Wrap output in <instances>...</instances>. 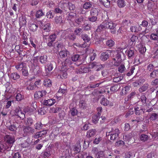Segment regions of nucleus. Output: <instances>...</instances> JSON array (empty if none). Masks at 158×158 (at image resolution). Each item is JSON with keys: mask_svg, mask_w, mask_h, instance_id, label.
<instances>
[{"mask_svg": "<svg viewBox=\"0 0 158 158\" xmlns=\"http://www.w3.org/2000/svg\"><path fill=\"white\" fill-rule=\"evenodd\" d=\"M4 139L6 142V144L7 145L8 147L6 148V149H10L13 145V143L15 142V137L14 136L9 135H6Z\"/></svg>", "mask_w": 158, "mask_h": 158, "instance_id": "nucleus-1", "label": "nucleus"}, {"mask_svg": "<svg viewBox=\"0 0 158 158\" xmlns=\"http://www.w3.org/2000/svg\"><path fill=\"white\" fill-rule=\"evenodd\" d=\"M112 52H113L114 56L117 59V60L120 63L122 62L123 59L125 56L124 54L121 50H117L113 51Z\"/></svg>", "mask_w": 158, "mask_h": 158, "instance_id": "nucleus-2", "label": "nucleus"}, {"mask_svg": "<svg viewBox=\"0 0 158 158\" xmlns=\"http://www.w3.org/2000/svg\"><path fill=\"white\" fill-rule=\"evenodd\" d=\"M94 153L97 158H106L103 151H98L97 148H94Z\"/></svg>", "mask_w": 158, "mask_h": 158, "instance_id": "nucleus-3", "label": "nucleus"}, {"mask_svg": "<svg viewBox=\"0 0 158 158\" xmlns=\"http://www.w3.org/2000/svg\"><path fill=\"white\" fill-rule=\"evenodd\" d=\"M110 51L107 50L102 52L101 54L100 58L103 61H105L109 58L110 56Z\"/></svg>", "mask_w": 158, "mask_h": 158, "instance_id": "nucleus-4", "label": "nucleus"}, {"mask_svg": "<svg viewBox=\"0 0 158 158\" xmlns=\"http://www.w3.org/2000/svg\"><path fill=\"white\" fill-rule=\"evenodd\" d=\"M97 131L95 129H92L88 131L87 132L86 135V137L90 139L89 141H92V137H93L96 134Z\"/></svg>", "mask_w": 158, "mask_h": 158, "instance_id": "nucleus-5", "label": "nucleus"}, {"mask_svg": "<svg viewBox=\"0 0 158 158\" xmlns=\"http://www.w3.org/2000/svg\"><path fill=\"white\" fill-rule=\"evenodd\" d=\"M83 58V56L81 55H73L71 57V59L73 61H76L78 60L81 61L84 60Z\"/></svg>", "mask_w": 158, "mask_h": 158, "instance_id": "nucleus-6", "label": "nucleus"}, {"mask_svg": "<svg viewBox=\"0 0 158 158\" xmlns=\"http://www.w3.org/2000/svg\"><path fill=\"white\" fill-rule=\"evenodd\" d=\"M136 50L133 48H131L127 51V55L129 58H133L135 55Z\"/></svg>", "mask_w": 158, "mask_h": 158, "instance_id": "nucleus-7", "label": "nucleus"}, {"mask_svg": "<svg viewBox=\"0 0 158 158\" xmlns=\"http://www.w3.org/2000/svg\"><path fill=\"white\" fill-rule=\"evenodd\" d=\"M46 134V131L45 130H43L36 132L34 135V137L35 138L37 139L39 137H44Z\"/></svg>", "mask_w": 158, "mask_h": 158, "instance_id": "nucleus-8", "label": "nucleus"}, {"mask_svg": "<svg viewBox=\"0 0 158 158\" xmlns=\"http://www.w3.org/2000/svg\"><path fill=\"white\" fill-rule=\"evenodd\" d=\"M108 29L110 30V32L112 34H115L117 29L116 28V25L112 22H111Z\"/></svg>", "mask_w": 158, "mask_h": 158, "instance_id": "nucleus-9", "label": "nucleus"}, {"mask_svg": "<svg viewBox=\"0 0 158 158\" xmlns=\"http://www.w3.org/2000/svg\"><path fill=\"white\" fill-rule=\"evenodd\" d=\"M55 102V100L54 99H51L44 101L43 104L44 105L50 106L53 105Z\"/></svg>", "mask_w": 158, "mask_h": 158, "instance_id": "nucleus-10", "label": "nucleus"}, {"mask_svg": "<svg viewBox=\"0 0 158 158\" xmlns=\"http://www.w3.org/2000/svg\"><path fill=\"white\" fill-rule=\"evenodd\" d=\"M46 92L45 91H38L36 92L34 94V98H39L42 97L46 94Z\"/></svg>", "mask_w": 158, "mask_h": 158, "instance_id": "nucleus-11", "label": "nucleus"}, {"mask_svg": "<svg viewBox=\"0 0 158 158\" xmlns=\"http://www.w3.org/2000/svg\"><path fill=\"white\" fill-rule=\"evenodd\" d=\"M115 133L110 135V139L111 140H114L118 137L119 130L118 129H116L115 130Z\"/></svg>", "mask_w": 158, "mask_h": 158, "instance_id": "nucleus-12", "label": "nucleus"}, {"mask_svg": "<svg viewBox=\"0 0 158 158\" xmlns=\"http://www.w3.org/2000/svg\"><path fill=\"white\" fill-rule=\"evenodd\" d=\"M101 115V113L98 112L97 114L94 115L92 117L93 123L96 124L98 123Z\"/></svg>", "mask_w": 158, "mask_h": 158, "instance_id": "nucleus-13", "label": "nucleus"}, {"mask_svg": "<svg viewBox=\"0 0 158 158\" xmlns=\"http://www.w3.org/2000/svg\"><path fill=\"white\" fill-rule=\"evenodd\" d=\"M138 38L137 36L133 35L131 37L130 40H129V45L131 46L134 45L135 44V42L137 41Z\"/></svg>", "mask_w": 158, "mask_h": 158, "instance_id": "nucleus-14", "label": "nucleus"}, {"mask_svg": "<svg viewBox=\"0 0 158 158\" xmlns=\"http://www.w3.org/2000/svg\"><path fill=\"white\" fill-rule=\"evenodd\" d=\"M69 53V52L65 49L61 52H59V54L60 57L61 58H64L67 57Z\"/></svg>", "mask_w": 158, "mask_h": 158, "instance_id": "nucleus-15", "label": "nucleus"}, {"mask_svg": "<svg viewBox=\"0 0 158 158\" xmlns=\"http://www.w3.org/2000/svg\"><path fill=\"white\" fill-rule=\"evenodd\" d=\"M134 110L135 112V114L137 115H139L142 113H144L145 112V110L142 108L141 107H136L135 108Z\"/></svg>", "mask_w": 158, "mask_h": 158, "instance_id": "nucleus-16", "label": "nucleus"}, {"mask_svg": "<svg viewBox=\"0 0 158 158\" xmlns=\"http://www.w3.org/2000/svg\"><path fill=\"white\" fill-rule=\"evenodd\" d=\"M19 25L22 27L23 25H25L26 23V18L25 16H22L19 18Z\"/></svg>", "mask_w": 158, "mask_h": 158, "instance_id": "nucleus-17", "label": "nucleus"}, {"mask_svg": "<svg viewBox=\"0 0 158 158\" xmlns=\"http://www.w3.org/2000/svg\"><path fill=\"white\" fill-rule=\"evenodd\" d=\"M23 131L25 133H33L34 132L35 130L31 127L27 126L24 128Z\"/></svg>", "mask_w": 158, "mask_h": 158, "instance_id": "nucleus-18", "label": "nucleus"}, {"mask_svg": "<svg viewBox=\"0 0 158 158\" xmlns=\"http://www.w3.org/2000/svg\"><path fill=\"white\" fill-rule=\"evenodd\" d=\"M85 18L82 16L78 17L77 18L75 19L76 23L78 25L81 24L84 22Z\"/></svg>", "mask_w": 158, "mask_h": 158, "instance_id": "nucleus-19", "label": "nucleus"}, {"mask_svg": "<svg viewBox=\"0 0 158 158\" xmlns=\"http://www.w3.org/2000/svg\"><path fill=\"white\" fill-rule=\"evenodd\" d=\"M7 128L10 131L15 132L17 130V127L15 125V123L13 124H10V125L7 126Z\"/></svg>", "mask_w": 158, "mask_h": 158, "instance_id": "nucleus-20", "label": "nucleus"}, {"mask_svg": "<svg viewBox=\"0 0 158 158\" xmlns=\"http://www.w3.org/2000/svg\"><path fill=\"white\" fill-rule=\"evenodd\" d=\"M150 76L152 78H155L158 76V69L154 70L150 74Z\"/></svg>", "mask_w": 158, "mask_h": 158, "instance_id": "nucleus-21", "label": "nucleus"}, {"mask_svg": "<svg viewBox=\"0 0 158 158\" xmlns=\"http://www.w3.org/2000/svg\"><path fill=\"white\" fill-rule=\"evenodd\" d=\"M148 86L149 85L148 84L145 83L144 84L143 86L139 89V91L140 93L145 91L148 89Z\"/></svg>", "mask_w": 158, "mask_h": 158, "instance_id": "nucleus-22", "label": "nucleus"}, {"mask_svg": "<svg viewBox=\"0 0 158 158\" xmlns=\"http://www.w3.org/2000/svg\"><path fill=\"white\" fill-rule=\"evenodd\" d=\"M76 35L73 33H70L67 36V38L72 41L76 39Z\"/></svg>", "mask_w": 158, "mask_h": 158, "instance_id": "nucleus-23", "label": "nucleus"}, {"mask_svg": "<svg viewBox=\"0 0 158 158\" xmlns=\"http://www.w3.org/2000/svg\"><path fill=\"white\" fill-rule=\"evenodd\" d=\"M38 27L37 24L34 23H31L30 24L29 26V29L33 31H36Z\"/></svg>", "mask_w": 158, "mask_h": 158, "instance_id": "nucleus-24", "label": "nucleus"}, {"mask_svg": "<svg viewBox=\"0 0 158 158\" xmlns=\"http://www.w3.org/2000/svg\"><path fill=\"white\" fill-rule=\"evenodd\" d=\"M20 77V75L16 72L13 73L10 75V77L14 80L18 79Z\"/></svg>", "mask_w": 158, "mask_h": 158, "instance_id": "nucleus-25", "label": "nucleus"}, {"mask_svg": "<svg viewBox=\"0 0 158 158\" xmlns=\"http://www.w3.org/2000/svg\"><path fill=\"white\" fill-rule=\"evenodd\" d=\"M55 22L56 24L64 23V21L62 20V17L61 16H57L55 18Z\"/></svg>", "mask_w": 158, "mask_h": 158, "instance_id": "nucleus-26", "label": "nucleus"}, {"mask_svg": "<svg viewBox=\"0 0 158 158\" xmlns=\"http://www.w3.org/2000/svg\"><path fill=\"white\" fill-rule=\"evenodd\" d=\"M117 3L118 6L120 8H123L126 5L125 2L124 0H118Z\"/></svg>", "mask_w": 158, "mask_h": 158, "instance_id": "nucleus-27", "label": "nucleus"}, {"mask_svg": "<svg viewBox=\"0 0 158 158\" xmlns=\"http://www.w3.org/2000/svg\"><path fill=\"white\" fill-rule=\"evenodd\" d=\"M46 107H43L38 110V113L41 115H43L46 113V110H47Z\"/></svg>", "mask_w": 158, "mask_h": 158, "instance_id": "nucleus-28", "label": "nucleus"}, {"mask_svg": "<svg viewBox=\"0 0 158 158\" xmlns=\"http://www.w3.org/2000/svg\"><path fill=\"white\" fill-rule=\"evenodd\" d=\"M43 84L46 87H50L52 85L51 80L49 79H47L44 80Z\"/></svg>", "mask_w": 158, "mask_h": 158, "instance_id": "nucleus-29", "label": "nucleus"}, {"mask_svg": "<svg viewBox=\"0 0 158 158\" xmlns=\"http://www.w3.org/2000/svg\"><path fill=\"white\" fill-rule=\"evenodd\" d=\"M68 4L69 10L74 11L76 8L75 4L71 2H69Z\"/></svg>", "mask_w": 158, "mask_h": 158, "instance_id": "nucleus-30", "label": "nucleus"}, {"mask_svg": "<svg viewBox=\"0 0 158 158\" xmlns=\"http://www.w3.org/2000/svg\"><path fill=\"white\" fill-rule=\"evenodd\" d=\"M45 70L46 71L48 70V72H50L53 69V64H48L45 67ZM48 72V71H47Z\"/></svg>", "mask_w": 158, "mask_h": 158, "instance_id": "nucleus-31", "label": "nucleus"}, {"mask_svg": "<svg viewBox=\"0 0 158 158\" xmlns=\"http://www.w3.org/2000/svg\"><path fill=\"white\" fill-rule=\"evenodd\" d=\"M67 14H68V19L69 20H71L76 15V13L73 12H68Z\"/></svg>", "mask_w": 158, "mask_h": 158, "instance_id": "nucleus-32", "label": "nucleus"}, {"mask_svg": "<svg viewBox=\"0 0 158 158\" xmlns=\"http://www.w3.org/2000/svg\"><path fill=\"white\" fill-rule=\"evenodd\" d=\"M81 36V38L86 42H88L90 40V38L86 34H82Z\"/></svg>", "mask_w": 158, "mask_h": 158, "instance_id": "nucleus-33", "label": "nucleus"}, {"mask_svg": "<svg viewBox=\"0 0 158 158\" xmlns=\"http://www.w3.org/2000/svg\"><path fill=\"white\" fill-rule=\"evenodd\" d=\"M57 51L59 52H61L65 49L64 46L62 44H58L57 46Z\"/></svg>", "mask_w": 158, "mask_h": 158, "instance_id": "nucleus-34", "label": "nucleus"}, {"mask_svg": "<svg viewBox=\"0 0 158 158\" xmlns=\"http://www.w3.org/2000/svg\"><path fill=\"white\" fill-rule=\"evenodd\" d=\"M109 102L106 98H103L101 100V103L104 106H107L109 104Z\"/></svg>", "mask_w": 158, "mask_h": 158, "instance_id": "nucleus-35", "label": "nucleus"}, {"mask_svg": "<svg viewBox=\"0 0 158 158\" xmlns=\"http://www.w3.org/2000/svg\"><path fill=\"white\" fill-rule=\"evenodd\" d=\"M34 68L33 69V72L34 73L36 72L37 74H39L42 71V69L38 66L36 65V66L34 65Z\"/></svg>", "mask_w": 158, "mask_h": 158, "instance_id": "nucleus-36", "label": "nucleus"}, {"mask_svg": "<svg viewBox=\"0 0 158 158\" xmlns=\"http://www.w3.org/2000/svg\"><path fill=\"white\" fill-rule=\"evenodd\" d=\"M98 12L97 9L96 8L92 9L90 11L91 15L97 17L98 15Z\"/></svg>", "mask_w": 158, "mask_h": 158, "instance_id": "nucleus-37", "label": "nucleus"}, {"mask_svg": "<svg viewBox=\"0 0 158 158\" xmlns=\"http://www.w3.org/2000/svg\"><path fill=\"white\" fill-rule=\"evenodd\" d=\"M88 19L89 21L92 22H96L97 21V17L91 15L88 17Z\"/></svg>", "mask_w": 158, "mask_h": 158, "instance_id": "nucleus-38", "label": "nucleus"}, {"mask_svg": "<svg viewBox=\"0 0 158 158\" xmlns=\"http://www.w3.org/2000/svg\"><path fill=\"white\" fill-rule=\"evenodd\" d=\"M40 61L42 63H45L47 61V57L46 56H40Z\"/></svg>", "mask_w": 158, "mask_h": 158, "instance_id": "nucleus-39", "label": "nucleus"}, {"mask_svg": "<svg viewBox=\"0 0 158 158\" xmlns=\"http://www.w3.org/2000/svg\"><path fill=\"white\" fill-rule=\"evenodd\" d=\"M43 125L40 122H37L35 125L34 127L35 129L37 130L41 129Z\"/></svg>", "mask_w": 158, "mask_h": 158, "instance_id": "nucleus-40", "label": "nucleus"}, {"mask_svg": "<svg viewBox=\"0 0 158 158\" xmlns=\"http://www.w3.org/2000/svg\"><path fill=\"white\" fill-rule=\"evenodd\" d=\"M140 138L142 141L145 142L148 139V137L146 135L142 134L140 136Z\"/></svg>", "mask_w": 158, "mask_h": 158, "instance_id": "nucleus-41", "label": "nucleus"}, {"mask_svg": "<svg viewBox=\"0 0 158 158\" xmlns=\"http://www.w3.org/2000/svg\"><path fill=\"white\" fill-rule=\"evenodd\" d=\"M82 29L80 28H76L75 29L74 32L75 35H80L82 32Z\"/></svg>", "mask_w": 158, "mask_h": 158, "instance_id": "nucleus-42", "label": "nucleus"}, {"mask_svg": "<svg viewBox=\"0 0 158 158\" xmlns=\"http://www.w3.org/2000/svg\"><path fill=\"white\" fill-rule=\"evenodd\" d=\"M111 22H109L107 21H104L102 23V25L104 26V29H108Z\"/></svg>", "mask_w": 158, "mask_h": 158, "instance_id": "nucleus-43", "label": "nucleus"}, {"mask_svg": "<svg viewBox=\"0 0 158 158\" xmlns=\"http://www.w3.org/2000/svg\"><path fill=\"white\" fill-rule=\"evenodd\" d=\"M81 149V147L79 144H77L74 146L73 150L76 153H78L80 152Z\"/></svg>", "mask_w": 158, "mask_h": 158, "instance_id": "nucleus-44", "label": "nucleus"}, {"mask_svg": "<svg viewBox=\"0 0 158 158\" xmlns=\"http://www.w3.org/2000/svg\"><path fill=\"white\" fill-rule=\"evenodd\" d=\"M92 5L90 2H86L83 5V7L85 9H90L92 6Z\"/></svg>", "mask_w": 158, "mask_h": 158, "instance_id": "nucleus-45", "label": "nucleus"}, {"mask_svg": "<svg viewBox=\"0 0 158 158\" xmlns=\"http://www.w3.org/2000/svg\"><path fill=\"white\" fill-rule=\"evenodd\" d=\"M25 66V63L23 62L19 63L17 65L15 66V68L17 69H22Z\"/></svg>", "mask_w": 158, "mask_h": 158, "instance_id": "nucleus-46", "label": "nucleus"}, {"mask_svg": "<svg viewBox=\"0 0 158 158\" xmlns=\"http://www.w3.org/2000/svg\"><path fill=\"white\" fill-rule=\"evenodd\" d=\"M158 117V114L156 113H152L151 114L150 119L152 121L156 120Z\"/></svg>", "mask_w": 158, "mask_h": 158, "instance_id": "nucleus-47", "label": "nucleus"}, {"mask_svg": "<svg viewBox=\"0 0 158 158\" xmlns=\"http://www.w3.org/2000/svg\"><path fill=\"white\" fill-rule=\"evenodd\" d=\"M114 44V42L111 40H108L106 42V44L109 47H112Z\"/></svg>", "mask_w": 158, "mask_h": 158, "instance_id": "nucleus-48", "label": "nucleus"}, {"mask_svg": "<svg viewBox=\"0 0 158 158\" xmlns=\"http://www.w3.org/2000/svg\"><path fill=\"white\" fill-rule=\"evenodd\" d=\"M82 27L85 30L89 31L91 29V26L88 24H84L82 26Z\"/></svg>", "mask_w": 158, "mask_h": 158, "instance_id": "nucleus-49", "label": "nucleus"}, {"mask_svg": "<svg viewBox=\"0 0 158 158\" xmlns=\"http://www.w3.org/2000/svg\"><path fill=\"white\" fill-rule=\"evenodd\" d=\"M125 68L123 64H121L118 68V71L121 73H123L125 71Z\"/></svg>", "mask_w": 158, "mask_h": 158, "instance_id": "nucleus-50", "label": "nucleus"}, {"mask_svg": "<svg viewBox=\"0 0 158 158\" xmlns=\"http://www.w3.org/2000/svg\"><path fill=\"white\" fill-rule=\"evenodd\" d=\"M44 15V13L42 12V10H40L36 12V17L37 18H39Z\"/></svg>", "mask_w": 158, "mask_h": 158, "instance_id": "nucleus-51", "label": "nucleus"}, {"mask_svg": "<svg viewBox=\"0 0 158 158\" xmlns=\"http://www.w3.org/2000/svg\"><path fill=\"white\" fill-rule=\"evenodd\" d=\"M54 15V13L51 11L50 10L48 11L46 14V16L49 19H51L53 17Z\"/></svg>", "mask_w": 158, "mask_h": 158, "instance_id": "nucleus-52", "label": "nucleus"}, {"mask_svg": "<svg viewBox=\"0 0 158 158\" xmlns=\"http://www.w3.org/2000/svg\"><path fill=\"white\" fill-rule=\"evenodd\" d=\"M33 120L31 118H29L26 120V124L29 126H31L33 123Z\"/></svg>", "mask_w": 158, "mask_h": 158, "instance_id": "nucleus-53", "label": "nucleus"}, {"mask_svg": "<svg viewBox=\"0 0 158 158\" xmlns=\"http://www.w3.org/2000/svg\"><path fill=\"white\" fill-rule=\"evenodd\" d=\"M150 39L153 40H156L158 39V35L157 34H152L150 36Z\"/></svg>", "mask_w": 158, "mask_h": 158, "instance_id": "nucleus-54", "label": "nucleus"}, {"mask_svg": "<svg viewBox=\"0 0 158 158\" xmlns=\"http://www.w3.org/2000/svg\"><path fill=\"white\" fill-rule=\"evenodd\" d=\"M15 97L16 100L18 101H21L23 98V96L20 94H17Z\"/></svg>", "mask_w": 158, "mask_h": 158, "instance_id": "nucleus-55", "label": "nucleus"}, {"mask_svg": "<svg viewBox=\"0 0 158 158\" xmlns=\"http://www.w3.org/2000/svg\"><path fill=\"white\" fill-rule=\"evenodd\" d=\"M123 78V77L121 76L115 77L113 78V81L114 82H118L122 80Z\"/></svg>", "mask_w": 158, "mask_h": 158, "instance_id": "nucleus-56", "label": "nucleus"}, {"mask_svg": "<svg viewBox=\"0 0 158 158\" xmlns=\"http://www.w3.org/2000/svg\"><path fill=\"white\" fill-rule=\"evenodd\" d=\"M42 154L43 155V156L44 157H48L51 155L50 152L49 151H44L43 152Z\"/></svg>", "mask_w": 158, "mask_h": 158, "instance_id": "nucleus-57", "label": "nucleus"}, {"mask_svg": "<svg viewBox=\"0 0 158 158\" xmlns=\"http://www.w3.org/2000/svg\"><path fill=\"white\" fill-rule=\"evenodd\" d=\"M104 29V26L102 25V23L98 27L96 30V31L97 32H101Z\"/></svg>", "mask_w": 158, "mask_h": 158, "instance_id": "nucleus-58", "label": "nucleus"}, {"mask_svg": "<svg viewBox=\"0 0 158 158\" xmlns=\"http://www.w3.org/2000/svg\"><path fill=\"white\" fill-rule=\"evenodd\" d=\"M135 69V68L134 67H132L131 68L130 70V71L128 72L126 75L127 76H129L131 75L134 73V70Z\"/></svg>", "mask_w": 158, "mask_h": 158, "instance_id": "nucleus-59", "label": "nucleus"}, {"mask_svg": "<svg viewBox=\"0 0 158 158\" xmlns=\"http://www.w3.org/2000/svg\"><path fill=\"white\" fill-rule=\"evenodd\" d=\"M124 144V142L122 140L116 141L115 143V146L117 147H119L122 145H123Z\"/></svg>", "mask_w": 158, "mask_h": 158, "instance_id": "nucleus-60", "label": "nucleus"}, {"mask_svg": "<svg viewBox=\"0 0 158 158\" xmlns=\"http://www.w3.org/2000/svg\"><path fill=\"white\" fill-rule=\"evenodd\" d=\"M13 156L12 158H21V154L19 152L13 153L12 155Z\"/></svg>", "mask_w": 158, "mask_h": 158, "instance_id": "nucleus-61", "label": "nucleus"}, {"mask_svg": "<svg viewBox=\"0 0 158 158\" xmlns=\"http://www.w3.org/2000/svg\"><path fill=\"white\" fill-rule=\"evenodd\" d=\"M65 114V112L64 111L61 110L60 112L59 113V116L60 118L62 119L64 118V117Z\"/></svg>", "mask_w": 158, "mask_h": 158, "instance_id": "nucleus-62", "label": "nucleus"}, {"mask_svg": "<svg viewBox=\"0 0 158 158\" xmlns=\"http://www.w3.org/2000/svg\"><path fill=\"white\" fill-rule=\"evenodd\" d=\"M71 114L72 116H74L77 114V110L74 108H73L70 110Z\"/></svg>", "mask_w": 158, "mask_h": 158, "instance_id": "nucleus-63", "label": "nucleus"}, {"mask_svg": "<svg viewBox=\"0 0 158 158\" xmlns=\"http://www.w3.org/2000/svg\"><path fill=\"white\" fill-rule=\"evenodd\" d=\"M154 66L152 64H150L147 67V69L150 72H152L154 70Z\"/></svg>", "mask_w": 158, "mask_h": 158, "instance_id": "nucleus-64", "label": "nucleus"}]
</instances>
